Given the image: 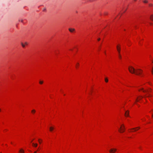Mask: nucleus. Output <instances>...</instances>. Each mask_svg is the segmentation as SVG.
I'll list each match as a JSON object with an SVG mask.
<instances>
[{
    "instance_id": "nucleus-1",
    "label": "nucleus",
    "mask_w": 153,
    "mask_h": 153,
    "mask_svg": "<svg viewBox=\"0 0 153 153\" xmlns=\"http://www.w3.org/2000/svg\"><path fill=\"white\" fill-rule=\"evenodd\" d=\"M128 70L131 73L135 74L137 75H141L143 73V71L142 70L140 69L136 70L131 66L128 67Z\"/></svg>"
},
{
    "instance_id": "nucleus-2",
    "label": "nucleus",
    "mask_w": 153,
    "mask_h": 153,
    "mask_svg": "<svg viewBox=\"0 0 153 153\" xmlns=\"http://www.w3.org/2000/svg\"><path fill=\"white\" fill-rule=\"evenodd\" d=\"M118 129L119 132L122 133L125 131V128L123 124H120V127L118 128Z\"/></svg>"
},
{
    "instance_id": "nucleus-3",
    "label": "nucleus",
    "mask_w": 153,
    "mask_h": 153,
    "mask_svg": "<svg viewBox=\"0 0 153 153\" xmlns=\"http://www.w3.org/2000/svg\"><path fill=\"white\" fill-rule=\"evenodd\" d=\"M140 128L139 127H137L135 128H132L130 130V132H134L136 131L139 129Z\"/></svg>"
},
{
    "instance_id": "nucleus-4",
    "label": "nucleus",
    "mask_w": 153,
    "mask_h": 153,
    "mask_svg": "<svg viewBox=\"0 0 153 153\" xmlns=\"http://www.w3.org/2000/svg\"><path fill=\"white\" fill-rule=\"evenodd\" d=\"M116 151L117 150L115 149H110L109 150L110 152L111 153H114L116 152Z\"/></svg>"
},
{
    "instance_id": "nucleus-5",
    "label": "nucleus",
    "mask_w": 153,
    "mask_h": 153,
    "mask_svg": "<svg viewBox=\"0 0 153 153\" xmlns=\"http://www.w3.org/2000/svg\"><path fill=\"white\" fill-rule=\"evenodd\" d=\"M124 114H125V116L126 117H128L129 116V112L128 111H126L125 110L124 111Z\"/></svg>"
},
{
    "instance_id": "nucleus-6",
    "label": "nucleus",
    "mask_w": 153,
    "mask_h": 153,
    "mask_svg": "<svg viewBox=\"0 0 153 153\" xmlns=\"http://www.w3.org/2000/svg\"><path fill=\"white\" fill-rule=\"evenodd\" d=\"M117 48L118 52L119 53L120 50V46L119 45H118L117 46Z\"/></svg>"
},
{
    "instance_id": "nucleus-7",
    "label": "nucleus",
    "mask_w": 153,
    "mask_h": 153,
    "mask_svg": "<svg viewBox=\"0 0 153 153\" xmlns=\"http://www.w3.org/2000/svg\"><path fill=\"white\" fill-rule=\"evenodd\" d=\"M21 45H22V47L23 48H24L26 45H27V42H25L24 43H22Z\"/></svg>"
},
{
    "instance_id": "nucleus-8",
    "label": "nucleus",
    "mask_w": 153,
    "mask_h": 153,
    "mask_svg": "<svg viewBox=\"0 0 153 153\" xmlns=\"http://www.w3.org/2000/svg\"><path fill=\"white\" fill-rule=\"evenodd\" d=\"M32 145L34 147H36L37 146V144L36 143H32Z\"/></svg>"
},
{
    "instance_id": "nucleus-9",
    "label": "nucleus",
    "mask_w": 153,
    "mask_h": 153,
    "mask_svg": "<svg viewBox=\"0 0 153 153\" xmlns=\"http://www.w3.org/2000/svg\"><path fill=\"white\" fill-rule=\"evenodd\" d=\"M150 70L152 74H153V66H152V67L150 68Z\"/></svg>"
},
{
    "instance_id": "nucleus-10",
    "label": "nucleus",
    "mask_w": 153,
    "mask_h": 153,
    "mask_svg": "<svg viewBox=\"0 0 153 153\" xmlns=\"http://www.w3.org/2000/svg\"><path fill=\"white\" fill-rule=\"evenodd\" d=\"M69 31L71 32H73L74 30V29L73 28H69Z\"/></svg>"
},
{
    "instance_id": "nucleus-11",
    "label": "nucleus",
    "mask_w": 153,
    "mask_h": 153,
    "mask_svg": "<svg viewBox=\"0 0 153 153\" xmlns=\"http://www.w3.org/2000/svg\"><path fill=\"white\" fill-rule=\"evenodd\" d=\"M19 153H24V150L22 149H20L19 151Z\"/></svg>"
},
{
    "instance_id": "nucleus-12",
    "label": "nucleus",
    "mask_w": 153,
    "mask_h": 153,
    "mask_svg": "<svg viewBox=\"0 0 153 153\" xmlns=\"http://www.w3.org/2000/svg\"><path fill=\"white\" fill-rule=\"evenodd\" d=\"M53 129H54V128L53 127L51 126L50 128V130L51 131H52L53 130Z\"/></svg>"
},
{
    "instance_id": "nucleus-13",
    "label": "nucleus",
    "mask_w": 153,
    "mask_h": 153,
    "mask_svg": "<svg viewBox=\"0 0 153 153\" xmlns=\"http://www.w3.org/2000/svg\"><path fill=\"white\" fill-rule=\"evenodd\" d=\"M38 142H39V143L40 144H41L42 143V140H41V139H39L38 140Z\"/></svg>"
},
{
    "instance_id": "nucleus-14",
    "label": "nucleus",
    "mask_w": 153,
    "mask_h": 153,
    "mask_svg": "<svg viewBox=\"0 0 153 153\" xmlns=\"http://www.w3.org/2000/svg\"><path fill=\"white\" fill-rule=\"evenodd\" d=\"M150 19L151 20L153 21V15H151V16L150 17Z\"/></svg>"
},
{
    "instance_id": "nucleus-15",
    "label": "nucleus",
    "mask_w": 153,
    "mask_h": 153,
    "mask_svg": "<svg viewBox=\"0 0 153 153\" xmlns=\"http://www.w3.org/2000/svg\"><path fill=\"white\" fill-rule=\"evenodd\" d=\"M141 91H143V92H146V91L145 90H144V89L143 88H142L141 89Z\"/></svg>"
},
{
    "instance_id": "nucleus-16",
    "label": "nucleus",
    "mask_w": 153,
    "mask_h": 153,
    "mask_svg": "<svg viewBox=\"0 0 153 153\" xmlns=\"http://www.w3.org/2000/svg\"><path fill=\"white\" fill-rule=\"evenodd\" d=\"M19 21L21 22L22 23H24V22L23 20V19H21V20H19Z\"/></svg>"
},
{
    "instance_id": "nucleus-17",
    "label": "nucleus",
    "mask_w": 153,
    "mask_h": 153,
    "mask_svg": "<svg viewBox=\"0 0 153 153\" xmlns=\"http://www.w3.org/2000/svg\"><path fill=\"white\" fill-rule=\"evenodd\" d=\"M105 81L106 82H108V79L107 78H105Z\"/></svg>"
},
{
    "instance_id": "nucleus-18",
    "label": "nucleus",
    "mask_w": 153,
    "mask_h": 153,
    "mask_svg": "<svg viewBox=\"0 0 153 153\" xmlns=\"http://www.w3.org/2000/svg\"><path fill=\"white\" fill-rule=\"evenodd\" d=\"M143 2L145 3H147L148 2V1L147 0H144L143 1Z\"/></svg>"
},
{
    "instance_id": "nucleus-19",
    "label": "nucleus",
    "mask_w": 153,
    "mask_h": 153,
    "mask_svg": "<svg viewBox=\"0 0 153 153\" xmlns=\"http://www.w3.org/2000/svg\"><path fill=\"white\" fill-rule=\"evenodd\" d=\"M43 83V82L42 81H39V83L40 84H42Z\"/></svg>"
},
{
    "instance_id": "nucleus-20",
    "label": "nucleus",
    "mask_w": 153,
    "mask_h": 153,
    "mask_svg": "<svg viewBox=\"0 0 153 153\" xmlns=\"http://www.w3.org/2000/svg\"><path fill=\"white\" fill-rule=\"evenodd\" d=\"M35 110H32V112L33 113V114H34L35 113Z\"/></svg>"
},
{
    "instance_id": "nucleus-21",
    "label": "nucleus",
    "mask_w": 153,
    "mask_h": 153,
    "mask_svg": "<svg viewBox=\"0 0 153 153\" xmlns=\"http://www.w3.org/2000/svg\"><path fill=\"white\" fill-rule=\"evenodd\" d=\"M79 65V64L78 63H77V64L76 65V67L77 68Z\"/></svg>"
},
{
    "instance_id": "nucleus-22",
    "label": "nucleus",
    "mask_w": 153,
    "mask_h": 153,
    "mask_svg": "<svg viewBox=\"0 0 153 153\" xmlns=\"http://www.w3.org/2000/svg\"><path fill=\"white\" fill-rule=\"evenodd\" d=\"M45 10H46V9L45 8V9H44L43 10V11H45Z\"/></svg>"
},
{
    "instance_id": "nucleus-23",
    "label": "nucleus",
    "mask_w": 153,
    "mask_h": 153,
    "mask_svg": "<svg viewBox=\"0 0 153 153\" xmlns=\"http://www.w3.org/2000/svg\"><path fill=\"white\" fill-rule=\"evenodd\" d=\"M97 40H98V41H99L100 40V39L98 38V39Z\"/></svg>"
},
{
    "instance_id": "nucleus-24",
    "label": "nucleus",
    "mask_w": 153,
    "mask_h": 153,
    "mask_svg": "<svg viewBox=\"0 0 153 153\" xmlns=\"http://www.w3.org/2000/svg\"><path fill=\"white\" fill-rule=\"evenodd\" d=\"M119 58H121V56L120 55H119Z\"/></svg>"
},
{
    "instance_id": "nucleus-25",
    "label": "nucleus",
    "mask_w": 153,
    "mask_h": 153,
    "mask_svg": "<svg viewBox=\"0 0 153 153\" xmlns=\"http://www.w3.org/2000/svg\"><path fill=\"white\" fill-rule=\"evenodd\" d=\"M152 117L153 118V113L152 114Z\"/></svg>"
},
{
    "instance_id": "nucleus-26",
    "label": "nucleus",
    "mask_w": 153,
    "mask_h": 153,
    "mask_svg": "<svg viewBox=\"0 0 153 153\" xmlns=\"http://www.w3.org/2000/svg\"><path fill=\"white\" fill-rule=\"evenodd\" d=\"M152 4H150V5H149V6H152Z\"/></svg>"
},
{
    "instance_id": "nucleus-27",
    "label": "nucleus",
    "mask_w": 153,
    "mask_h": 153,
    "mask_svg": "<svg viewBox=\"0 0 153 153\" xmlns=\"http://www.w3.org/2000/svg\"><path fill=\"white\" fill-rule=\"evenodd\" d=\"M152 62L153 63V60H152Z\"/></svg>"
},
{
    "instance_id": "nucleus-28",
    "label": "nucleus",
    "mask_w": 153,
    "mask_h": 153,
    "mask_svg": "<svg viewBox=\"0 0 153 153\" xmlns=\"http://www.w3.org/2000/svg\"><path fill=\"white\" fill-rule=\"evenodd\" d=\"M1 111V109H0V111Z\"/></svg>"
},
{
    "instance_id": "nucleus-29",
    "label": "nucleus",
    "mask_w": 153,
    "mask_h": 153,
    "mask_svg": "<svg viewBox=\"0 0 153 153\" xmlns=\"http://www.w3.org/2000/svg\"><path fill=\"white\" fill-rule=\"evenodd\" d=\"M136 1V0H135V1Z\"/></svg>"
}]
</instances>
